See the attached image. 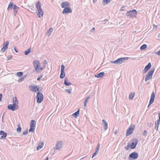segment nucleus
I'll return each mask as SVG.
<instances>
[{
	"instance_id": "obj_57",
	"label": "nucleus",
	"mask_w": 160,
	"mask_h": 160,
	"mask_svg": "<svg viewBox=\"0 0 160 160\" xmlns=\"http://www.w3.org/2000/svg\"><path fill=\"white\" fill-rule=\"evenodd\" d=\"M14 50L16 52H18V50H17L16 48L15 47L14 48Z\"/></svg>"
},
{
	"instance_id": "obj_5",
	"label": "nucleus",
	"mask_w": 160,
	"mask_h": 160,
	"mask_svg": "<svg viewBox=\"0 0 160 160\" xmlns=\"http://www.w3.org/2000/svg\"><path fill=\"white\" fill-rule=\"evenodd\" d=\"M36 98L37 100V102L38 103H40L43 100V95L41 92H38L37 94Z\"/></svg>"
},
{
	"instance_id": "obj_38",
	"label": "nucleus",
	"mask_w": 160,
	"mask_h": 160,
	"mask_svg": "<svg viewBox=\"0 0 160 160\" xmlns=\"http://www.w3.org/2000/svg\"><path fill=\"white\" fill-rule=\"evenodd\" d=\"M23 75V73L22 72H19L17 73V75L19 77L22 76Z\"/></svg>"
},
{
	"instance_id": "obj_6",
	"label": "nucleus",
	"mask_w": 160,
	"mask_h": 160,
	"mask_svg": "<svg viewBox=\"0 0 160 160\" xmlns=\"http://www.w3.org/2000/svg\"><path fill=\"white\" fill-rule=\"evenodd\" d=\"M36 124V122L33 120H32L30 122V128L29 130V132H34L35 130V127Z\"/></svg>"
},
{
	"instance_id": "obj_13",
	"label": "nucleus",
	"mask_w": 160,
	"mask_h": 160,
	"mask_svg": "<svg viewBox=\"0 0 160 160\" xmlns=\"http://www.w3.org/2000/svg\"><path fill=\"white\" fill-rule=\"evenodd\" d=\"M155 94L154 92H152L151 94L150 98V101L148 107L151 104H152L154 102L155 98Z\"/></svg>"
},
{
	"instance_id": "obj_30",
	"label": "nucleus",
	"mask_w": 160,
	"mask_h": 160,
	"mask_svg": "<svg viewBox=\"0 0 160 160\" xmlns=\"http://www.w3.org/2000/svg\"><path fill=\"white\" fill-rule=\"evenodd\" d=\"M134 95V93H131L129 95V99L131 100H132L133 98Z\"/></svg>"
},
{
	"instance_id": "obj_60",
	"label": "nucleus",
	"mask_w": 160,
	"mask_h": 160,
	"mask_svg": "<svg viewBox=\"0 0 160 160\" xmlns=\"http://www.w3.org/2000/svg\"><path fill=\"white\" fill-rule=\"evenodd\" d=\"M44 160H48V157Z\"/></svg>"
},
{
	"instance_id": "obj_53",
	"label": "nucleus",
	"mask_w": 160,
	"mask_h": 160,
	"mask_svg": "<svg viewBox=\"0 0 160 160\" xmlns=\"http://www.w3.org/2000/svg\"><path fill=\"white\" fill-rule=\"evenodd\" d=\"M124 9H125V7H124V6H122V7L121 8V10H122V11H123V10H124Z\"/></svg>"
},
{
	"instance_id": "obj_52",
	"label": "nucleus",
	"mask_w": 160,
	"mask_h": 160,
	"mask_svg": "<svg viewBox=\"0 0 160 160\" xmlns=\"http://www.w3.org/2000/svg\"><path fill=\"white\" fill-rule=\"evenodd\" d=\"M100 144L99 143L98 144V147L97 148V149H98V150H99V148H100Z\"/></svg>"
},
{
	"instance_id": "obj_40",
	"label": "nucleus",
	"mask_w": 160,
	"mask_h": 160,
	"mask_svg": "<svg viewBox=\"0 0 160 160\" xmlns=\"http://www.w3.org/2000/svg\"><path fill=\"white\" fill-rule=\"evenodd\" d=\"M24 79V77H22V78L19 79L18 80V82H22L23 80Z\"/></svg>"
},
{
	"instance_id": "obj_64",
	"label": "nucleus",
	"mask_w": 160,
	"mask_h": 160,
	"mask_svg": "<svg viewBox=\"0 0 160 160\" xmlns=\"http://www.w3.org/2000/svg\"><path fill=\"white\" fill-rule=\"evenodd\" d=\"M105 21H108V20H107V19H105Z\"/></svg>"
},
{
	"instance_id": "obj_51",
	"label": "nucleus",
	"mask_w": 160,
	"mask_h": 160,
	"mask_svg": "<svg viewBox=\"0 0 160 160\" xmlns=\"http://www.w3.org/2000/svg\"><path fill=\"white\" fill-rule=\"evenodd\" d=\"M43 63L44 64V65H46V64L47 63V61L46 60H44L43 62Z\"/></svg>"
},
{
	"instance_id": "obj_12",
	"label": "nucleus",
	"mask_w": 160,
	"mask_h": 160,
	"mask_svg": "<svg viewBox=\"0 0 160 160\" xmlns=\"http://www.w3.org/2000/svg\"><path fill=\"white\" fill-rule=\"evenodd\" d=\"M72 12V10L71 8L69 7H67L64 8L62 11V13L63 14L68 13H71Z\"/></svg>"
},
{
	"instance_id": "obj_48",
	"label": "nucleus",
	"mask_w": 160,
	"mask_h": 160,
	"mask_svg": "<svg viewBox=\"0 0 160 160\" xmlns=\"http://www.w3.org/2000/svg\"><path fill=\"white\" fill-rule=\"evenodd\" d=\"M4 132L2 130L0 131V135H2V134L4 133Z\"/></svg>"
},
{
	"instance_id": "obj_8",
	"label": "nucleus",
	"mask_w": 160,
	"mask_h": 160,
	"mask_svg": "<svg viewBox=\"0 0 160 160\" xmlns=\"http://www.w3.org/2000/svg\"><path fill=\"white\" fill-rule=\"evenodd\" d=\"M8 109L14 111L18 108V105H17L16 104H9L8 106Z\"/></svg>"
},
{
	"instance_id": "obj_32",
	"label": "nucleus",
	"mask_w": 160,
	"mask_h": 160,
	"mask_svg": "<svg viewBox=\"0 0 160 160\" xmlns=\"http://www.w3.org/2000/svg\"><path fill=\"white\" fill-rule=\"evenodd\" d=\"M31 51V48H29L27 50L24 51L25 54L27 55L29 54Z\"/></svg>"
},
{
	"instance_id": "obj_14",
	"label": "nucleus",
	"mask_w": 160,
	"mask_h": 160,
	"mask_svg": "<svg viewBox=\"0 0 160 160\" xmlns=\"http://www.w3.org/2000/svg\"><path fill=\"white\" fill-rule=\"evenodd\" d=\"M37 11H38L37 13L38 16L39 18H41V17H42L43 16L44 13L43 12L42 9H41L38 10Z\"/></svg>"
},
{
	"instance_id": "obj_61",
	"label": "nucleus",
	"mask_w": 160,
	"mask_h": 160,
	"mask_svg": "<svg viewBox=\"0 0 160 160\" xmlns=\"http://www.w3.org/2000/svg\"><path fill=\"white\" fill-rule=\"evenodd\" d=\"M117 132L116 131H115L114 133L115 134H117Z\"/></svg>"
},
{
	"instance_id": "obj_26",
	"label": "nucleus",
	"mask_w": 160,
	"mask_h": 160,
	"mask_svg": "<svg viewBox=\"0 0 160 160\" xmlns=\"http://www.w3.org/2000/svg\"><path fill=\"white\" fill-rule=\"evenodd\" d=\"M53 31V28H50L48 30V32L47 33V35L49 36Z\"/></svg>"
},
{
	"instance_id": "obj_23",
	"label": "nucleus",
	"mask_w": 160,
	"mask_h": 160,
	"mask_svg": "<svg viewBox=\"0 0 160 160\" xmlns=\"http://www.w3.org/2000/svg\"><path fill=\"white\" fill-rule=\"evenodd\" d=\"M39 87L37 86H34L33 87V89L32 91L33 92H36L37 91H39Z\"/></svg>"
},
{
	"instance_id": "obj_11",
	"label": "nucleus",
	"mask_w": 160,
	"mask_h": 160,
	"mask_svg": "<svg viewBox=\"0 0 160 160\" xmlns=\"http://www.w3.org/2000/svg\"><path fill=\"white\" fill-rule=\"evenodd\" d=\"M151 67V64L150 62L148 63V64L145 67L144 69L142 71V72L145 73L149 70Z\"/></svg>"
},
{
	"instance_id": "obj_20",
	"label": "nucleus",
	"mask_w": 160,
	"mask_h": 160,
	"mask_svg": "<svg viewBox=\"0 0 160 160\" xmlns=\"http://www.w3.org/2000/svg\"><path fill=\"white\" fill-rule=\"evenodd\" d=\"M19 8L17 7L16 5H13V10L14 11V15L17 13V10Z\"/></svg>"
},
{
	"instance_id": "obj_34",
	"label": "nucleus",
	"mask_w": 160,
	"mask_h": 160,
	"mask_svg": "<svg viewBox=\"0 0 160 160\" xmlns=\"http://www.w3.org/2000/svg\"><path fill=\"white\" fill-rule=\"evenodd\" d=\"M147 48V46L146 44H144L142 45L140 47V49L143 50Z\"/></svg>"
},
{
	"instance_id": "obj_42",
	"label": "nucleus",
	"mask_w": 160,
	"mask_h": 160,
	"mask_svg": "<svg viewBox=\"0 0 160 160\" xmlns=\"http://www.w3.org/2000/svg\"><path fill=\"white\" fill-rule=\"evenodd\" d=\"M7 48H6L5 47H3L2 49H1V51L2 52H5V51L6 49Z\"/></svg>"
},
{
	"instance_id": "obj_49",
	"label": "nucleus",
	"mask_w": 160,
	"mask_h": 160,
	"mask_svg": "<svg viewBox=\"0 0 160 160\" xmlns=\"http://www.w3.org/2000/svg\"><path fill=\"white\" fill-rule=\"evenodd\" d=\"M143 135L146 136L147 135V132L146 131H145L143 133Z\"/></svg>"
},
{
	"instance_id": "obj_22",
	"label": "nucleus",
	"mask_w": 160,
	"mask_h": 160,
	"mask_svg": "<svg viewBox=\"0 0 160 160\" xmlns=\"http://www.w3.org/2000/svg\"><path fill=\"white\" fill-rule=\"evenodd\" d=\"M13 104L18 105V102L16 97L13 98Z\"/></svg>"
},
{
	"instance_id": "obj_46",
	"label": "nucleus",
	"mask_w": 160,
	"mask_h": 160,
	"mask_svg": "<svg viewBox=\"0 0 160 160\" xmlns=\"http://www.w3.org/2000/svg\"><path fill=\"white\" fill-rule=\"evenodd\" d=\"M155 123H157V124H160V119L159 118L158 119L156 122Z\"/></svg>"
},
{
	"instance_id": "obj_10",
	"label": "nucleus",
	"mask_w": 160,
	"mask_h": 160,
	"mask_svg": "<svg viewBox=\"0 0 160 160\" xmlns=\"http://www.w3.org/2000/svg\"><path fill=\"white\" fill-rule=\"evenodd\" d=\"M138 153L136 152H133L129 155L128 158L129 159L131 158L136 159L138 158Z\"/></svg>"
},
{
	"instance_id": "obj_33",
	"label": "nucleus",
	"mask_w": 160,
	"mask_h": 160,
	"mask_svg": "<svg viewBox=\"0 0 160 160\" xmlns=\"http://www.w3.org/2000/svg\"><path fill=\"white\" fill-rule=\"evenodd\" d=\"M7 133L6 132H4V133L2 134V136L0 138L1 139H5L6 138V137H7Z\"/></svg>"
},
{
	"instance_id": "obj_39",
	"label": "nucleus",
	"mask_w": 160,
	"mask_h": 160,
	"mask_svg": "<svg viewBox=\"0 0 160 160\" xmlns=\"http://www.w3.org/2000/svg\"><path fill=\"white\" fill-rule=\"evenodd\" d=\"M112 0H103V2L106 4H108Z\"/></svg>"
},
{
	"instance_id": "obj_43",
	"label": "nucleus",
	"mask_w": 160,
	"mask_h": 160,
	"mask_svg": "<svg viewBox=\"0 0 160 160\" xmlns=\"http://www.w3.org/2000/svg\"><path fill=\"white\" fill-rule=\"evenodd\" d=\"M12 58V55L8 56L7 57V60H8Z\"/></svg>"
},
{
	"instance_id": "obj_59",
	"label": "nucleus",
	"mask_w": 160,
	"mask_h": 160,
	"mask_svg": "<svg viewBox=\"0 0 160 160\" xmlns=\"http://www.w3.org/2000/svg\"><path fill=\"white\" fill-rule=\"evenodd\" d=\"M158 114V118L160 120V113H159Z\"/></svg>"
},
{
	"instance_id": "obj_55",
	"label": "nucleus",
	"mask_w": 160,
	"mask_h": 160,
	"mask_svg": "<svg viewBox=\"0 0 160 160\" xmlns=\"http://www.w3.org/2000/svg\"><path fill=\"white\" fill-rule=\"evenodd\" d=\"M98 150L96 149L95 153H96V154H97L98 152Z\"/></svg>"
},
{
	"instance_id": "obj_37",
	"label": "nucleus",
	"mask_w": 160,
	"mask_h": 160,
	"mask_svg": "<svg viewBox=\"0 0 160 160\" xmlns=\"http://www.w3.org/2000/svg\"><path fill=\"white\" fill-rule=\"evenodd\" d=\"M65 91L69 94H71L72 92V89H65Z\"/></svg>"
},
{
	"instance_id": "obj_62",
	"label": "nucleus",
	"mask_w": 160,
	"mask_h": 160,
	"mask_svg": "<svg viewBox=\"0 0 160 160\" xmlns=\"http://www.w3.org/2000/svg\"><path fill=\"white\" fill-rule=\"evenodd\" d=\"M93 1L94 3H95L96 2L97 0H93Z\"/></svg>"
},
{
	"instance_id": "obj_54",
	"label": "nucleus",
	"mask_w": 160,
	"mask_h": 160,
	"mask_svg": "<svg viewBox=\"0 0 160 160\" xmlns=\"http://www.w3.org/2000/svg\"><path fill=\"white\" fill-rule=\"evenodd\" d=\"M2 98V94H0V101H1V99Z\"/></svg>"
},
{
	"instance_id": "obj_25",
	"label": "nucleus",
	"mask_w": 160,
	"mask_h": 160,
	"mask_svg": "<svg viewBox=\"0 0 160 160\" xmlns=\"http://www.w3.org/2000/svg\"><path fill=\"white\" fill-rule=\"evenodd\" d=\"M65 76V74L64 71H61V74L60 75V78H63Z\"/></svg>"
},
{
	"instance_id": "obj_21",
	"label": "nucleus",
	"mask_w": 160,
	"mask_h": 160,
	"mask_svg": "<svg viewBox=\"0 0 160 160\" xmlns=\"http://www.w3.org/2000/svg\"><path fill=\"white\" fill-rule=\"evenodd\" d=\"M43 146V142H41L39 143L38 144V146L37 148V150H38L41 149Z\"/></svg>"
},
{
	"instance_id": "obj_18",
	"label": "nucleus",
	"mask_w": 160,
	"mask_h": 160,
	"mask_svg": "<svg viewBox=\"0 0 160 160\" xmlns=\"http://www.w3.org/2000/svg\"><path fill=\"white\" fill-rule=\"evenodd\" d=\"M103 123L104 124V129L105 130H107L108 128V124L107 122L104 119L102 120Z\"/></svg>"
},
{
	"instance_id": "obj_24",
	"label": "nucleus",
	"mask_w": 160,
	"mask_h": 160,
	"mask_svg": "<svg viewBox=\"0 0 160 160\" xmlns=\"http://www.w3.org/2000/svg\"><path fill=\"white\" fill-rule=\"evenodd\" d=\"M36 7L37 8V10L41 9V2H38L36 5Z\"/></svg>"
},
{
	"instance_id": "obj_31",
	"label": "nucleus",
	"mask_w": 160,
	"mask_h": 160,
	"mask_svg": "<svg viewBox=\"0 0 160 160\" xmlns=\"http://www.w3.org/2000/svg\"><path fill=\"white\" fill-rule=\"evenodd\" d=\"M9 44V42L8 41H6L3 43V47L6 48H8Z\"/></svg>"
},
{
	"instance_id": "obj_56",
	"label": "nucleus",
	"mask_w": 160,
	"mask_h": 160,
	"mask_svg": "<svg viewBox=\"0 0 160 160\" xmlns=\"http://www.w3.org/2000/svg\"><path fill=\"white\" fill-rule=\"evenodd\" d=\"M95 30V28H93L91 30V32H92Z\"/></svg>"
},
{
	"instance_id": "obj_7",
	"label": "nucleus",
	"mask_w": 160,
	"mask_h": 160,
	"mask_svg": "<svg viewBox=\"0 0 160 160\" xmlns=\"http://www.w3.org/2000/svg\"><path fill=\"white\" fill-rule=\"evenodd\" d=\"M134 125H131L128 129L127 130L126 133V135L128 136L131 134L134 130Z\"/></svg>"
},
{
	"instance_id": "obj_27",
	"label": "nucleus",
	"mask_w": 160,
	"mask_h": 160,
	"mask_svg": "<svg viewBox=\"0 0 160 160\" xmlns=\"http://www.w3.org/2000/svg\"><path fill=\"white\" fill-rule=\"evenodd\" d=\"M79 109L72 114V116L75 118H76L79 114Z\"/></svg>"
},
{
	"instance_id": "obj_2",
	"label": "nucleus",
	"mask_w": 160,
	"mask_h": 160,
	"mask_svg": "<svg viewBox=\"0 0 160 160\" xmlns=\"http://www.w3.org/2000/svg\"><path fill=\"white\" fill-rule=\"evenodd\" d=\"M35 72H39V68L40 65L39 61L38 60H35L33 62Z\"/></svg>"
},
{
	"instance_id": "obj_44",
	"label": "nucleus",
	"mask_w": 160,
	"mask_h": 160,
	"mask_svg": "<svg viewBox=\"0 0 160 160\" xmlns=\"http://www.w3.org/2000/svg\"><path fill=\"white\" fill-rule=\"evenodd\" d=\"M28 129H27L25 131L23 132V135L27 134L28 133Z\"/></svg>"
},
{
	"instance_id": "obj_45",
	"label": "nucleus",
	"mask_w": 160,
	"mask_h": 160,
	"mask_svg": "<svg viewBox=\"0 0 160 160\" xmlns=\"http://www.w3.org/2000/svg\"><path fill=\"white\" fill-rule=\"evenodd\" d=\"M45 67H46V66H45V65H44V66L43 67H42V68H40L39 67V70H43V69H44L45 68Z\"/></svg>"
},
{
	"instance_id": "obj_4",
	"label": "nucleus",
	"mask_w": 160,
	"mask_h": 160,
	"mask_svg": "<svg viewBox=\"0 0 160 160\" xmlns=\"http://www.w3.org/2000/svg\"><path fill=\"white\" fill-rule=\"evenodd\" d=\"M137 14V11L135 9L128 11L126 13L128 16L130 17L131 18H133L134 17H135Z\"/></svg>"
},
{
	"instance_id": "obj_3",
	"label": "nucleus",
	"mask_w": 160,
	"mask_h": 160,
	"mask_svg": "<svg viewBox=\"0 0 160 160\" xmlns=\"http://www.w3.org/2000/svg\"><path fill=\"white\" fill-rule=\"evenodd\" d=\"M154 69L152 68L148 72V73L146 75L145 78V82H147V81L152 78V75L154 73Z\"/></svg>"
},
{
	"instance_id": "obj_17",
	"label": "nucleus",
	"mask_w": 160,
	"mask_h": 160,
	"mask_svg": "<svg viewBox=\"0 0 160 160\" xmlns=\"http://www.w3.org/2000/svg\"><path fill=\"white\" fill-rule=\"evenodd\" d=\"M104 75L105 73L104 72H102L98 74L95 75V77L97 78H101Z\"/></svg>"
},
{
	"instance_id": "obj_1",
	"label": "nucleus",
	"mask_w": 160,
	"mask_h": 160,
	"mask_svg": "<svg viewBox=\"0 0 160 160\" xmlns=\"http://www.w3.org/2000/svg\"><path fill=\"white\" fill-rule=\"evenodd\" d=\"M128 59L127 58H120L114 61H110V62L112 63H115L116 64H120L123 63L124 61Z\"/></svg>"
},
{
	"instance_id": "obj_9",
	"label": "nucleus",
	"mask_w": 160,
	"mask_h": 160,
	"mask_svg": "<svg viewBox=\"0 0 160 160\" xmlns=\"http://www.w3.org/2000/svg\"><path fill=\"white\" fill-rule=\"evenodd\" d=\"M63 142L61 141H58L55 146V148L56 150H60L63 147Z\"/></svg>"
},
{
	"instance_id": "obj_41",
	"label": "nucleus",
	"mask_w": 160,
	"mask_h": 160,
	"mask_svg": "<svg viewBox=\"0 0 160 160\" xmlns=\"http://www.w3.org/2000/svg\"><path fill=\"white\" fill-rule=\"evenodd\" d=\"M65 66L63 65H62L61 66V71H64Z\"/></svg>"
},
{
	"instance_id": "obj_35",
	"label": "nucleus",
	"mask_w": 160,
	"mask_h": 160,
	"mask_svg": "<svg viewBox=\"0 0 160 160\" xmlns=\"http://www.w3.org/2000/svg\"><path fill=\"white\" fill-rule=\"evenodd\" d=\"M159 125V124H158L156 123H155L154 128L157 131L158 130Z\"/></svg>"
},
{
	"instance_id": "obj_28",
	"label": "nucleus",
	"mask_w": 160,
	"mask_h": 160,
	"mask_svg": "<svg viewBox=\"0 0 160 160\" xmlns=\"http://www.w3.org/2000/svg\"><path fill=\"white\" fill-rule=\"evenodd\" d=\"M13 3L12 2H10L9 3L8 6V10L9 9H11L12 8V7L13 6Z\"/></svg>"
},
{
	"instance_id": "obj_58",
	"label": "nucleus",
	"mask_w": 160,
	"mask_h": 160,
	"mask_svg": "<svg viewBox=\"0 0 160 160\" xmlns=\"http://www.w3.org/2000/svg\"><path fill=\"white\" fill-rule=\"evenodd\" d=\"M41 78H40V77H38V78H37V80H38H38H40L41 79Z\"/></svg>"
},
{
	"instance_id": "obj_15",
	"label": "nucleus",
	"mask_w": 160,
	"mask_h": 160,
	"mask_svg": "<svg viewBox=\"0 0 160 160\" xmlns=\"http://www.w3.org/2000/svg\"><path fill=\"white\" fill-rule=\"evenodd\" d=\"M138 143V140L137 139L135 140L134 142H132L130 147L132 149H134L135 148L136 146Z\"/></svg>"
},
{
	"instance_id": "obj_29",
	"label": "nucleus",
	"mask_w": 160,
	"mask_h": 160,
	"mask_svg": "<svg viewBox=\"0 0 160 160\" xmlns=\"http://www.w3.org/2000/svg\"><path fill=\"white\" fill-rule=\"evenodd\" d=\"M90 96H89V97H87V98H86V99H85V101H84V106H85V107H86L87 106V102H88V100H89V98H90Z\"/></svg>"
},
{
	"instance_id": "obj_50",
	"label": "nucleus",
	"mask_w": 160,
	"mask_h": 160,
	"mask_svg": "<svg viewBox=\"0 0 160 160\" xmlns=\"http://www.w3.org/2000/svg\"><path fill=\"white\" fill-rule=\"evenodd\" d=\"M97 154H96L95 152L93 154L92 157V158H93L94 157H95Z\"/></svg>"
},
{
	"instance_id": "obj_63",
	"label": "nucleus",
	"mask_w": 160,
	"mask_h": 160,
	"mask_svg": "<svg viewBox=\"0 0 160 160\" xmlns=\"http://www.w3.org/2000/svg\"><path fill=\"white\" fill-rule=\"evenodd\" d=\"M29 9H31V10H33L32 9V8H29Z\"/></svg>"
},
{
	"instance_id": "obj_36",
	"label": "nucleus",
	"mask_w": 160,
	"mask_h": 160,
	"mask_svg": "<svg viewBox=\"0 0 160 160\" xmlns=\"http://www.w3.org/2000/svg\"><path fill=\"white\" fill-rule=\"evenodd\" d=\"M18 127L17 129V131L18 132H20L21 131V128L19 126V125H18Z\"/></svg>"
},
{
	"instance_id": "obj_19",
	"label": "nucleus",
	"mask_w": 160,
	"mask_h": 160,
	"mask_svg": "<svg viewBox=\"0 0 160 160\" xmlns=\"http://www.w3.org/2000/svg\"><path fill=\"white\" fill-rule=\"evenodd\" d=\"M64 83L67 86H69L71 85V83L69 82L67 78H65L64 80Z\"/></svg>"
},
{
	"instance_id": "obj_47",
	"label": "nucleus",
	"mask_w": 160,
	"mask_h": 160,
	"mask_svg": "<svg viewBox=\"0 0 160 160\" xmlns=\"http://www.w3.org/2000/svg\"><path fill=\"white\" fill-rule=\"evenodd\" d=\"M155 53L158 55H160V50L157 52H155Z\"/></svg>"
},
{
	"instance_id": "obj_16",
	"label": "nucleus",
	"mask_w": 160,
	"mask_h": 160,
	"mask_svg": "<svg viewBox=\"0 0 160 160\" xmlns=\"http://www.w3.org/2000/svg\"><path fill=\"white\" fill-rule=\"evenodd\" d=\"M69 5L68 2H62L61 4V7L63 8H67V7L69 6Z\"/></svg>"
}]
</instances>
